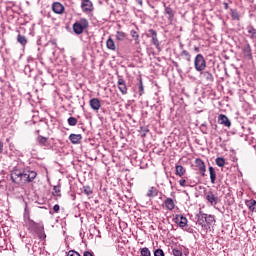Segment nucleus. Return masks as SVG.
Here are the masks:
<instances>
[{
	"mask_svg": "<svg viewBox=\"0 0 256 256\" xmlns=\"http://www.w3.org/2000/svg\"><path fill=\"white\" fill-rule=\"evenodd\" d=\"M195 165H196L198 171H200L202 177H205V171H207V169L205 167V162H203V160L197 158L195 160Z\"/></svg>",
	"mask_w": 256,
	"mask_h": 256,
	"instance_id": "obj_9",
	"label": "nucleus"
},
{
	"mask_svg": "<svg viewBox=\"0 0 256 256\" xmlns=\"http://www.w3.org/2000/svg\"><path fill=\"white\" fill-rule=\"evenodd\" d=\"M106 47L110 51H117V46L115 45V40L113 38L109 37L108 40L106 41Z\"/></svg>",
	"mask_w": 256,
	"mask_h": 256,
	"instance_id": "obj_20",
	"label": "nucleus"
},
{
	"mask_svg": "<svg viewBox=\"0 0 256 256\" xmlns=\"http://www.w3.org/2000/svg\"><path fill=\"white\" fill-rule=\"evenodd\" d=\"M23 178V171L19 170V168L15 167L11 171V180L13 183H16L17 185H21V181Z\"/></svg>",
	"mask_w": 256,
	"mask_h": 256,
	"instance_id": "obj_4",
	"label": "nucleus"
},
{
	"mask_svg": "<svg viewBox=\"0 0 256 256\" xmlns=\"http://www.w3.org/2000/svg\"><path fill=\"white\" fill-rule=\"evenodd\" d=\"M37 177V172L33 170H23L21 183H32V181Z\"/></svg>",
	"mask_w": 256,
	"mask_h": 256,
	"instance_id": "obj_3",
	"label": "nucleus"
},
{
	"mask_svg": "<svg viewBox=\"0 0 256 256\" xmlns=\"http://www.w3.org/2000/svg\"><path fill=\"white\" fill-rule=\"evenodd\" d=\"M83 193H85V195H87V196L93 195V190L91 189L90 186H84Z\"/></svg>",
	"mask_w": 256,
	"mask_h": 256,
	"instance_id": "obj_38",
	"label": "nucleus"
},
{
	"mask_svg": "<svg viewBox=\"0 0 256 256\" xmlns=\"http://www.w3.org/2000/svg\"><path fill=\"white\" fill-rule=\"evenodd\" d=\"M17 41L18 43H20V45H22L23 47H25V45H27V38L21 34H19L17 36Z\"/></svg>",
	"mask_w": 256,
	"mask_h": 256,
	"instance_id": "obj_28",
	"label": "nucleus"
},
{
	"mask_svg": "<svg viewBox=\"0 0 256 256\" xmlns=\"http://www.w3.org/2000/svg\"><path fill=\"white\" fill-rule=\"evenodd\" d=\"M52 11H54V13H56L57 15H63V13L65 12V6H63V4L59 2H55L52 5Z\"/></svg>",
	"mask_w": 256,
	"mask_h": 256,
	"instance_id": "obj_8",
	"label": "nucleus"
},
{
	"mask_svg": "<svg viewBox=\"0 0 256 256\" xmlns=\"http://www.w3.org/2000/svg\"><path fill=\"white\" fill-rule=\"evenodd\" d=\"M52 194L54 197H61V188L59 186H54Z\"/></svg>",
	"mask_w": 256,
	"mask_h": 256,
	"instance_id": "obj_31",
	"label": "nucleus"
},
{
	"mask_svg": "<svg viewBox=\"0 0 256 256\" xmlns=\"http://www.w3.org/2000/svg\"><path fill=\"white\" fill-rule=\"evenodd\" d=\"M0 153H3V142L0 141Z\"/></svg>",
	"mask_w": 256,
	"mask_h": 256,
	"instance_id": "obj_46",
	"label": "nucleus"
},
{
	"mask_svg": "<svg viewBox=\"0 0 256 256\" xmlns=\"http://www.w3.org/2000/svg\"><path fill=\"white\" fill-rule=\"evenodd\" d=\"M118 89L122 93V95H127V84L122 78L118 79Z\"/></svg>",
	"mask_w": 256,
	"mask_h": 256,
	"instance_id": "obj_17",
	"label": "nucleus"
},
{
	"mask_svg": "<svg viewBox=\"0 0 256 256\" xmlns=\"http://www.w3.org/2000/svg\"><path fill=\"white\" fill-rule=\"evenodd\" d=\"M149 33L152 37V43L155 45V47H159V39H157V31L150 29Z\"/></svg>",
	"mask_w": 256,
	"mask_h": 256,
	"instance_id": "obj_21",
	"label": "nucleus"
},
{
	"mask_svg": "<svg viewBox=\"0 0 256 256\" xmlns=\"http://www.w3.org/2000/svg\"><path fill=\"white\" fill-rule=\"evenodd\" d=\"M246 29L248 31L250 39H256V29L252 25L247 26Z\"/></svg>",
	"mask_w": 256,
	"mask_h": 256,
	"instance_id": "obj_23",
	"label": "nucleus"
},
{
	"mask_svg": "<svg viewBox=\"0 0 256 256\" xmlns=\"http://www.w3.org/2000/svg\"><path fill=\"white\" fill-rule=\"evenodd\" d=\"M218 123L224 125V127H231V120H229L225 114H220L218 116Z\"/></svg>",
	"mask_w": 256,
	"mask_h": 256,
	"instance_id": "obj_10",
	"label": "nucleus"
},
{
	"mask_svg": "<svg viewBox=\"0 0 256 256\" xmlns=\"http://www.w3.org/2000/svg\"><path fill=\"white\" fill-rule=\"evenodd\" d=\"M179 185L181 187H189V184H187V180H185V179L179 180Z\"/></svg>",
	"mask_w": 256,
	"mask_h": 256,
	"instance_id": "obj_39",
	"label": "nucleus"
},
{
	"mask_svg": "<svg viewBox=\"0 0 256 256\" xmlns=\"http://www.w3.org/2000/svg\"><path fill=\"white\" fill-rule=\"evenodd\" d=\"M164 205H165V209H167V211H173V209H175V200L173 198L167 197L164 200Z\"/></svg>",
	"mask_w": 256,
	"mask_h": 256,
	"instance_id": "obj_11",
	"label": "nucleus"
},
{
	"mask_svg": "<svg viewBox=\"0 0 256 256\" xmlns=\"http://www.w3.org/2000/svg\"><path fill=\"white\" fill-rule=\"evenodd\" d=\"M157 195H159V189L154 186L150 187L146 193V197H149V199H153Z\"/></svg>",
	"mask_w": 256,
	"mask_h": 256,
	"instance_id": "obj_18",
	"label": "nucleus"
},
{
	"mask_svg": "<svg viewBox=\"0 0 256 256\" xmlns=\"http://www.w3.org/2000/svg\"><path fill=\"white\" fill-rule=\"evenodd\" d=\"M165 15H168V21L169 23H173V19H175V10H173L171 7L166 6L164 10Z\"/></svg>",
	"mask_w": 256,
	"mask_h": 256,
	"instance_id": "obj_12",
	"label": "nucleus"
},
{
	"mask_svg": "<svg viewBox=\"0 0 256 256\" xmlns=\"http://www.w3.org/2000/svg\"><path fill=\"white\" fill-rule=\"evenodd\" d=\"M37 142L39 143V145H41V147H47V138L46 137L38 136Z\"/></svg>",
	"mask_w": 256,
	"mask_h": 256,
	"instance_id": "obj_29",
	"label": "nucleus"
},
{
	"mask_svg": "<svg viewBox=\"0 0 256 256\" xmlns=\"http://www.w3.org/2000/svg\"><path fill=\"white\" fill-rule=\"evenodd\" d=\"M68 125H70V127H75V125H77V118L69 117L68 118Z\"/></svg>",
	"mask_w": 256,
	"mask_h": 256,
	"instance_id": "obj_37",
	"label": "nucleus"
},
{
	"mask_svg": "<svg viewBox=\"0 0 256 256\" xmlns=\"http://www.w3.org/2000/svg\"><path fill=\"white\" fill-rule=\"evenodd\" d=\"M201 75L206 83H213V81H215V77H213V74L209 71H204Z\"/></svg>",
	"mask_w": 256,
	"mask_h": 256,
	"instance_id": "obj_16",
	"label": "nucleus"
},
{
	"mask_svg": "<svg viewBox=\"0 0 256 256\" xmlns=\"http://www.w3.org/2000/svg\"><path fill=\"white\" fill-rule=\"evenodd\" d=\"M224 7H225V9H229V4L224 3Z\"/></svg>",
	"mask_w": 256,
	"mask_h": 256,
	"instance_id": "obj_47",
	"label": "nucleus"
},
{
	"mask_svg": "<svg viewBox=\"0 0 256 256\" xmlns=\"http://www.w3.org/2000/svg\"><path fill=\"white\" fill-rule=\"evenodd\" d=\"M89 103L93 111H99L101 109V101L98 98H92Z\"/></svg>",
	"mask_w": 256,
	"mask_h": 256,
	"instance_id": "obj_13",
	"label": "nucleus"
},
{
	"mask_svg": "<svg viewBox=\"0 0 256 256\" xmlns=\"http://www.w3.org/2000/svg\"><path fill=\"white\" fill-rule=\"evenodd\" d=\"M209 173H210V181L212 185H215V181H217V172H215V168H213V166L209 167Z\"/></svg>",
	"mask_w": 256,
	"mask_h": 256,
	"instance_id": "obj_22",
	"label": "nucleus"
},
{
	"mask_svg": "<svg viewBox=\"0 0 256 256\" xmlns=\"http://www.w3.org/2000/svg\"><path fill=\"white\" fill-rule=\"evenodd\" d=\"M67 256H81V254H79V252H77L75 250H70L68 252Z\"/></svg>",
	"mask_w": 256,
	"mask_h": 256,
	"instance_id": "obj_40",
	"label": "nucleus"
},
{
	"mask_svg": "<svg viewBox=\"0 0 256 256\" xmlns=\"http://www.w3.org/2000/svg\"><path fill=\"white\" fill-rule=\"evenodd\" d=\"M243 55L246 59H252L253 53L251 52V45L246 44L242 47Z\"/></svg>",
	"mask_w": 256,
	"mask_h": 256,
	"instance_id": "obj_15",
	"label": "nucleus"
},
{
	"mask_svg": "<svg viewBox=\"0 0 256 256\" xmlns=\"http://www.w3.org/2000/svg\"><path fill=\"white\" fill-rule=\"evenodd\" d=\"M127 37V34L123 31H117L116 32V39L117 41H125V38Z\"/></svg>",
	"mask_w": 256,
	"mask_h": 256,
	"instance_id": "obj_27",
	"label": "nucleus"
},
{
	"mask_svg": "<svg viewBox=\"0 0 256 256\" xmlns=\"http://www.w3.org/2000/svg\"><path fill=\"white\" fill-rule=\"evenodd\" d=\"M143 91H144L143 80L140 79V81H139V93H140V95H143Z\"/></svg>",
	"mask_w": 256,
	"mask_h": 256,
	"instance_id": "obj_42",
	"label": "nucleus"
},
{
	"mask_svg": "<svg viewBox=\"0 0 256 256\" xmlns=\"http://www.w3.org/2000/svg\"><path fill=\"white\" fill-rule=\"evenodd\" d=\"M206 223L207 225H213L215 223V216L206 214Z\"/></svg>",
	"mask_w": 256,
	"mask_h": 256,
	"instance_id": "obj_34",
	"label": "nucleus"
},
{
	"mask_svg": "<svg viewBox=\"0 0 256 256\" xmlns=\"http://www.w3.org/2000/svg\"><path fill=\"white\" fill-rule=\"evenodd\" d=\"M205 199L212 206H215V205H217V203H219V196H217V193H215L213 191H208L205 195Z\"/></svg>",
	"mask_w": 256,
	"mask_h": 256,
	"instance_id": "obj_5",
	"label": "nucleus"
},
{
	"mask_svg": "<svg viewBox=\"0 0 256 256\" xmlns=\"http://www.w3.org/2000/svg\"><path fill=\"white\" fill-rule=\"evenodd\" d=\"M185 173H186L185 167H183L182 165H176V175L178 177H183Z\"/></svg>",
	"mask_w": 256,
	"mask_h": 256,
	"instance_id": "obj_25",
	"label": "nucleus"
},
{
	"mask_svg": "<svg viewBox=\"0 0 256 256\" xmlns=\"http://www.w3.org/2000/svg\"><path fill=\"white\" fill-rule=\"evenodd\" d=\"M130 35H131L132 39H134L135 44L139 45V43H140V41H139V33H137V31H135V30H131L130 31Z\"/></svg>",
	"mask_w": 256,
	"mask_h": 256,
	"instance_id": "obj_26",
	"label": "nucleus"
},
{
	"mask_svg": "<svg viewBox=\"0 0 256 256\" xmlns=\"http://www.w3.org/2000/svg\"><path fill=\"white\" fill-rule=\"evenodd\" d=\"M154 256H165V253L163 252V250L157 249V250L154 252Z\"/></svg>",
	"mask_w": 256,
	"mask_h": 256,
	"instance_id": "obj_41",
	"label": "nucleus"
},
{
	"mask_svg": "<svg viewBox=\"0 0 256 256\" xmlns=\"http://www.w3.org/2000/svg\"><path fill=\"white\" fill-rule=\"evenodd\" d=\"M195 51H199V48L196 47V48H195Z\"/></svg>",
	"mask_w": 256,
	"mask_h": 256,
	"instance_id": "obj_48",
	"label": "nucleus"
},
{
	"mask_svg": "<svg viewBox=\"0 0 256 256\" xmlns=\"http://www.w3.org/2000/svg\"><path fill=\"white\" fill-rule=\"evenodd\" d=\"M81 9L84 13H91V11H93V2L90 0H83L81 3Z\"/></svg>",
	"mask_w": 256,
	"mask_h": 256,
	"instance_id": "obj_7",
	"label": "nucleus"
},
{
	"mask_svg": "<svg viewBox=\"0 0 256 256\" xmlns=\"http://www.w3.org/2000/svg\"><path fill=\"white\" fill-rule=\"evenodd\" d=\"M87 27H89V20L81 18L73 24L72 29L76 35H81Z\"/></svg>",
	"mask_w": 256,
	"mask_h": 256,
	"instance_id": "obj_1",
	"label": "nucleus"
},
{
	"mask_svg": "<svg viewBox=\"0 0 256 256\" xmlns=\"http://www.w3.org/2000/svg\"><path fill=\"white\" fill-rule=\"evenodd\" d=\"M59 209H60V207H59L58 204H56V205L53 206V211H54V213H59Z\"/></svg>",
	"mask_w": 256,
	"mask_h": 256,
	"instance_id": "obj_43",
	"label": "nucleus"
},
{
	"mask_svg": "<svg viewBox=\"0 0 256 256\" xmlns=\"http://www.w3.org/2000/svg\"><path fill=\"white\" fill-rule=\"evenodd\" d=\"M216 165L218 167H225V158L223 157L216 158Z\"/></svg>",
	"mask_w": 256,
	"mask_h": 256,
	"instance_id": "obj_33",
	"label": "nucleus"
},
{
	"mask_svg": "<svg viewBox=\"0 0 256 256\" xmlns=\"http://www.w3.org/2000/svg\"><path fill=\"white\" fill-rule=\"evenodd\" d=\"M246 206L249 208L250 211L256 212V200H247Z\"/></svg>",
	"mask_w": 256,
	"mask_h": 256,
	"instance_id": "obj_24",
	"label": "nucleus"
},
{
	"mask_svg": "<svg viewBox=\"0 0 256 256\" xmlns=\"http://www.w3.org/2000/svg\"><path fill=\"white\" fill-rule=\"evenodd\" d=\"M230 11L233 21H239V12H237L235 9H231Z\"/></svg>",
	"mask_w": 256,
	"mask_h": 256,
	"instance_id": "obj_32",
	"label": "nucleus"
},
{
	"mask_svg": "<svg viewBox=\"0 0 256 256\" xmlns=\"http://www.w3.org/2000/svg\"><path fill=\"white\" fill-rule=\"evenodd\" d=\"M194 67H195V70L198 71L199 73L207 69V61H205V57H203L202 54L196 55L194 59Z\"/></svg>",
	"mask_w": 256,
	"mask_h": 256,
	"instance_id": "obj_2",
	"label": "nucleus"
},
{
	"mask_svg": "<svg viewBox=\"0 0 256 256\" xmlns=\"http://www.w3.org/2000/svg\"><path fill=\"white\" fill-rule=\"evenodd\" d=\"M81 139H83V136L81 134L69 135V141H71L73 145H79V143H81Z\"/></svg>",
	"mask_w": 256,
	"mask_h": 256,
	"instance_id": "obj_14",
	"label": "nucleus"
},
{
	"mask_svg": "<svg viewBox=\"0 0 256 256\" xmlns=\"http://www.w3.org/2000/svg\"><path fill=\"white\" fill-rule=\"evenodd\" d=\"M174 221L179 227H181V229H183V227H187L188 220L181 214H177Z\"/></svg>",
	"mask_w": 256,
	"mask_h": 256,
	"instance_id": "obj_6",
	"label": "nucleus"
},
{
	"mask_svg": "<svg viewBox=\"0 0 256 256\" xmlns=\"http://www.w3.org/2000/svg\"><path fill=\"white\" fill-rule=\"evenodd\" d=\"M84 256H93V254H91V252H89V251H86V252H84Z\"/></svg>",
	"mask_w": 256,
	"mask_h": 256,
	"instance_id": "obj_45",
	"label": "nucleus"
},
{
	"mask_svg": "<svg viewBox=\"0 0 256 256\" xmlns=\"http://www.w3.org/2000/svg\"><path fill=\"white\" fill-rule=\"evenodd\" d=\"M196 217L198 225H200V227H205V223H207L206 214L200 212V214H197Z\"/></svg>",
	"mask_w": 256,
	"mask_h": 256,
	"instance_id": "obj_19",
	"label": "nucleus"
},
{
	"mask_svg": "<svg viewBox=\"0 0 256 256\" xmlns=\"http://www.w3.org/2000/svg\"><path fill=\"white\" fill-rule=\"evenodd\" d=\"M136 3H138V5H140L141 7H143V0H135Z\"/></svg>",
	"mask_w": 256,
	"mask_h": 256,
	"instance_id": "obj_44",
	"label": "nucleus"
},
{
	"mask_svg": "<svg viewBox=\"0 0 256 256\" xmlns=\"http://www.w3.org/2000/svg\"><path fill=\"white\" fill-rule=\"evenodd\" d=\"M172 255L174 256H183V250L181 248H173Z\"/></svg>",
	"mask_w": 256,
	"mask_h": 256,
	"instance_id": "obj_36",
	"label": "nucleus"
},
{
	"mask_svg": "<svg viewBox=\"0 0 256 256\" xmlns=\"http://www.w3.org/2000/svg\"><path fill=\"white\" fill-rule=\"evenodd\" d=\"M140 255L141 256H151V251L149 250V248L144 247V248L140 249Z\"/></svg>",
	"mask_w": 256,
	"mask_h": 256,
	"instance_id": "obj_35",
	"label": "nucleus"
},
{
	"mask_svg": "<svg viewBox=\"0 0 256 256\" xmlns=\"http://www.w3.org/2000/svg\"><path fill=\"white\" fill-rule=\"evenodd\" d=\"M180 55L181 57H184L188 63H191V54L187 50H183Z\"/></svg>",
	"mask_w": 256,
	"mask_h": 256,
	"instance_id": "obj_30",
	"label": "nucleus"
}]
</instances>
